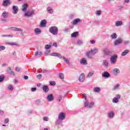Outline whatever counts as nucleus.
I'll return each mask as SVG.
<instances>
[{"mask_svg": "<svg viewBox=\"0 0 130 130\" xmlns=\"http://www.w3.org/2000/svg\"><path fill=\"white\" fill-rule=\"evenodd\" d=\"M83 43L84 42L82 40H78L77 41V44L78 45H82V44H83Z\"/></svg>", "mask_w": 130, "mask_h": 130, "instance_id": "58836bf2", "label": "nucleus"}, {"mask_svg": "<svg viewBox=\"0 0 130 130\" xmlns=\"http://www.w3.org/2000/svg\"><path fill=\"white\" fill-rule=\"evenodd\" d=\"M129 52V51L128 50H125L123 51L122 53L121 54V56H125L126 54H128V53Z\"/></svg>", "mask_w": 130, "mask_h": 130, "instance_id": "c85d7f7f", "label": "nucleus"}, {"mask_svg": "<svg viewBox=\"0 0 130 130\" xmlns=\"http://www.w3.org/2000/svg\"><path fill=\"white\" fill-rule=\"evenodd\" d=\"M28 8V5L27 4H24L22 5V9H21L22 12H26Z\"/></svg>", "mask_w": 130, "mask_h": 130, "instance_id": "b1692460", "label": "nucleus"}, {"mask_svg": "<svg viewBox=\"0 0 130 130\" xmlns=\"http://www.w3.org/2000/svg\"><path fill=\"white\" fill-rule=\"evenodd\" d=\"M56 56L60 59L62 58V56H61V55L60 54L57 53Z\"/></svg>", "mask_w": 130, "mask_h": 130, "instance_id": "13d9d810", "label": "nucleus"}, {"mask_svg": "<svg viewBox=\"0 0 130 130\" xmlns=\"http://www.w3.org/2000/svg\"><path fill=\"white\" fill-rule=\"evenodd\" d=\"M34 32L36 35H40V34L41 33V29L39 28H36L35 29Z\"/></svg>", "mask_w": 130, "mask_h": 130, "instance_id": "a211bd4d", "label": "nucleus"}, {"mask_svg": "<svg viewBox=\"0 0 130 130\" xmlns=\"http://www.w3.org/2000/svg\"><path fill=\"white\" fill-rule=\"evenodd\" d=\"M112 91H116V90H119V84H117L112 88Z\"/></svg>", "mask_w": 130, "mask_h": 130, "instance_id": "cd10ccee", "label": "nucleus"}, {"mask_svg": "<svg viewBox=\"0 0 130 130\" xmlns=\"http://www.w3.org/2000/svg\"><path fill=\"white\" fill-rule=\"evenodd\" d=\"M43 121H48L49 120V117L48 116H44L43 118Z\"/></svg>", "mask_w": 130, "mask_h": 130, "instance_id": "79ce46f5", "label": "nucleus"}, {"mask_svg": "<svg viewBox=\"0 0 130 130\" xmlns=\"http://www.w3.org/2000/svg\"><path fill=\"white\" fill-rule=\"evenodd\" d=\"M119 73H120V70L117 68H115L112 71V75L113 76H117Z\"/></svg>", "mask_w": 130, "mask_h": 130, "instance_id": "0eeeda50", "label": "nucleus"}, {"mask_svg": "<svg viewBox=\"0 0 130 130\" xmlns=\"http://www.w3.org/2000/svg\"><path fill=\"white\" fill-rule=\"evenodd\" d=\"M46 23H47L46 20H45V19L42 20L41 21V24H40L41 27L42 28H43L44 27H46Z\"/></svg>", "mask_w": 130, "mask_h": 130, "instance_id": "f3484780", "label": "nucleus"}, {"mask_svg": "<svg viewBox=\"0 0 130 130\" xmlns=\"http://www.w3.org/2000/svg\"><path fill=\"white\" fill-rule=\"evenodd\" d=\"M8 30H12V31H18V32H23V29L15 27H9Z\"/></svg>", "mask_w": 130, "mask_h": 130, "instance_id": "423d86ee", "label": "nucleus"}, {"mask_svg": "<svg viewBox=\"0 0 130 130\" xmlns=\"http://www.w3.org/2000/svg\"><path fill=\"white\" fill-rule=\"evenodd\" d=\"M59 78L61 79V80H63L64 79V75L62 73H60L59 74Z\"/></svg>", "mask_w": 130, "mask_h": 130, "instance_id": "37998d69", "label": "nucleus"}, {"mask_svg": "<svg viewBox=\"0 0 130 130\" xmlns=\"http://www.w3.org/2000/svg\"><path fill=\"white\" fill-rule=\"evenodd\" d=\"M24 80H28V76H24Z\"/></svg>", "mask_w": 130, "mask_h": 130, "instance_id": "338daca9", "label": "nucleus"}, {"mask_svg": "<svg viewBox=\"0 0 130 130\" xmlns=\"http://www.w3.org/2000/svg\"><path fill=\"white\" fill-rule=\"evenodd\" d=\"M37 79L38 80H41L42 78V74H39L37 76Z\"/></svg>", "mask_w": 130, "mask_h": 130, "instance_id": "a18cd8bd", "label": "nucleus"}, {"mask_svg": "<svg viewBox=\"0 0 130 130\" xmlns=\"http://www.w3.org/2000/svg\"><path fill=\"white\" fill-rule=\"evenodd\" d=\"M35 14V12L34 11H28L26 12L24 14L25 17H27V18H29V17H31L32 15H34Z\"/></svg>", "mask_w": 130, "mask_h": 130, "instance_id": "6e6552de", "label": "nucleus"}, {"mask_svg": "<svg viewBox=\"0 0 130 130\" xmlns=\"http://www.w3.org/2000/svg\"><path fill=\"white\" fill-rule=\"evenodd\" d=\"M41 54H42V53L41 52H36L35 55L37 56V55H40Z\"/></svg>", "mask_w": 130, "mask_h": 130, "instance_id": "5fc2aeb1", "label": "nucleus"}, {"mask_svg": "<svg viewBox=\"0 0 130 130\" xmlns=\"http://www.w3.org/2000/svg\"><path fill=\"white\" fill-rule=\"evenodd\" d=\"M49 83H50V85H51V86H55V82L51 81H50Z\"/></svg>", "mask_w": 130, "mask_h": 130, "instance_id": "de8ad7c7", "label": "nucleus"}, {"mask_svg": "<svg viewBox=\"0 0 130 130\" xmlns=\"http://www.w3.org/2000/svg\"><path fill=\"white\" fill-rule=\"evenodd\" d=\"M7 72L9 73V74H10V75H13V76H15V73L14 71H12L11 67H8L7 68Z\"/></svg>", "mask_w": 130, "mask_h": 130, "instance_id": "bb28decb", "label": "nucleus"}, {"mask_svg": "<svg viewBox=\"0 0 130 130\" xmlns=\"http://www.w3.org/2000/svg\"><path fill=\"white\" fill-rule=\"evenodd\" d=\"M50 55H51L52 56H57V53H52L50 54Z\"/></svg>", "mask_w": 130, "mask_h": 130, "instance_id": "4d7b16f0", "label": "nucleus"}, {"mask_svg": "<svg viewBox=\"0 0 130 130\" xmlns=\"http://www.w3.org/2000/svg\"><path fill=\"white\" fill-rule=\"evenodd\" d=\"M103 64L106 68V69H108V68L109 67V66L108 65V61L107 59H105L103 61Z\"/></svg>", "mask_w": 130, "mask_h": 130, "instance_id": "4be33fe9", "label": "nucleus"}, {"mask_svg": "<svg viewBox=\"0 0 130 130\" xmlns=\"http://www.w3.org/2000/svg\"><path fill=\"white\" fill-rule=\"evenodd\" d=\"M64 32H65L66 33L70 32V28H66L65 29H64Z\"/></svg>", "mask_w": 130, "mask_h": 130, "instance_id": "603ef678", "label": "nucleus"}, {"mask_svg": "<svg viewBox=\"0 0 130 130\" xmlns=\"http://www.w3.org/2000/svg\"><path fill=\"white\" fill-rule=\"evenodd\" d=\"M93 91L95 93H99L101 91V89L100 87H96L93 88Z\"/></svg>", "mask_w": 130, "mask_h": 130, "instance_id": "473e14b6", "label": "nucleus"}, {"mask_svg": "<svg viewBox=\"0 0 130 130\" xmlns=\"http://www.w3.org/2000/svg\"><path fill=\"white\" fill-rule=\"evenodd\" d=\"M108 117L110 119L114 118V112L111 111L108 113Z\"/></svg>", "mask_w": 130, "mask_h": 130, "instance_id": "f8f14e48", "label": "nucleus"}, {"mask_svg": "<svg viewBox=\"0 0 130 130\" xmlns=\"http://www.w3.org/2000/svg\"><path fill=\"white\" fill-rule=\"evenodd\" d=\"M46 99L48 102H52L54 100V96L52 94H49L47 95Z\"/></svg>", "mask_w": 130, "mask_h": 130, "instance_id": "20e7f679", "label": "nucleus"}, {"mask_svg": "<svg viewBox=\"0 0 130 130\" xmlns=\"http://www.w3.org/2000/svg\"><path fill=\"white\" fill-rule=\"evenodd\" d=\"M122 42V40L120 38L117 39L114 43V45L117 46L119 45V44H121Z\"/></svg>", "mask_w": 130, "mask_h": 130, "instance_id": "dca6fc26", "label": "nucleus"}, {"mask_svg": "<svg viewBox=\"0 0 130 130\" xmlns=\"http://www.w3.org/2000/svg\"><path fill=\"white\" fill-rule=\"evenodd\" d=\"M6 49V47L4 46H0V51H2V50H5Z\"/></svg>", "mask_w": 130, "mask_h": 130, "instance_id": "09e8293b", "label": "nucleus"}, {"mask_svg": "<svg viewBox=\"0 0 130 130\" xmlns=\"http://www.w3.org/2000/svg\"><path fill=\"white\" fill-rule=\"evenodd\" d=\"M11 6V0H4L2 3L3 7H9Z\"/></svg>", "mask_w": 130, "mask_h": 130, "instance_id": "39448f33", "label": "nucleus"}, {"mask_svg": "<svg viewBox=\"0 0 130 130\" xmlns=\"http://www.w3.org/2000/svg\"><path fill=\"white\" fill-rule=\"evenodd\" d=\"M86 55L87 58H88L89 59H91L92 58V56H93V55H94L93 54L91 51H89L86 52Z\"/></svg>", "mask_w": 130, "mask_h": 130, "instance_id": "4468645a", "label": "nucleus"}, {"mask_svg": "<svg viewBox=\"0 0 130 130\" xmlns=\"http://www.w3.org/2000/svg\"><path fill=\"white\" fill-rule=\"evenodd\" d=\"M55 123L57 124V125H59L60 123H61V122L60 121V120L57 119L55 121Z\"/></svg>", "mask_w": 130, "mask_h": 130, "instance_id": "c03bdc74", "label": "nucleus"}, {"mask_svg": "<svg viewBox=\"0 0 130 130\" xmlns=\"http://www.w3.org/2000/svg\"><path fill=\"white\" fill-rule=\"evenodd\" d=\"M50 52V50H46L45 52V54L47 55V54H48V53H49Z\"/></svg>", "mask_w": 130, "mask_h": 130, "instance_id": "052dcab7", "label": "nucleus"}, {"mask_svg": "<svg viewBox=\"0 0 130 130\" xmlns=\"http://www.w3.org/2000/svg\"><path fill=\"white\" fill-rule=\"evenodd\" d=\"M2 16L4 19H7L8 18V12H4L2 14Z\"/></svg>", "mask_w": 130, "mask_h": 130, "instance_id": "f704fd0d", "label": "nucleus"}, {"mask_svg": "<svg viewBox=\"0 0 130 130\" xmlns=\"http://www.w3.org/2000/svg\"><path fill=\"white\" fill-rule=\"evenodd\" d=\"M104 53L106 55H110V54L111 53L110 51L108 49H105L104 50Z\"/></svg>", "mask_w": 130, "mask_h": 130, "instance_id": "2f4dec72", "label": "nucleus"}, {"mask_svg": "<svg viewBox=\"0 0 130 130\" xmlns=\"http://www.w3.org/2000/svg\"><path fill=\"white\" fill-rule=\"evenodd\" d=\"M53 46H54L55 47H57V43H54L53 44Z\"/></svg>", "mask_w": 130, "mask_h": 130, "instance_id": "69168bd1", "label": "nucleus"}, {"mask_svg": "<svg viewBox=\"0 0 130 130\" xmlns=\"http://www.w3.org/2000/svg\"><path fill=\"white\" fill-rule=\"evenodd\" d=\"M36 104H39L40 103V100H37L36 101Z\"/></svg>", "mask_w": 130, "mask_h": 130, "instance_id": "680f3d73", "label": "nucleus"}, {"mask_svg": "<svg viewBox=\"0 0 130 130\" xmlns=\"http://www.w3.org/2000/svg\"><path fill=\"white\" fill-rule=\"evenodd\" d=\"M117 58H118V55H117V54H114L111 56L110 60L111 64H115V63H116Z\"/></svg>", "mask_w": 130, "mask_h": 130, "instance_id": "7ed1b4c3", "label": "nucleus"}, {"mask_svg": "<svg viewBox=\"0 0 130 130\" xmlns=\"http://www.w3.org/2000/svg\"><path fill=\"white\" fill-rule=\"evenodd\" d=\"M111 38H112V39H116V38H117V35H116L115 33H113L111 36Z\"/></svg>", "mask_w": 130, "mask_h": 130, "instance_id": "ea45409f", "label": "nucleus"}, {"mask_svg": "<svg viewBox=\"0 0 130 130\" xmlns=\"http://www.w3.org/2000/svg\"><path fill=\"white\" fill-rule=\"evenodd\" d=\"M49 32L52 35H57L58 33V28L55 26L49 28Z\"/></svg>", "mask_w": 130, "mask_h": 130, "instance_id": "f03ea898", "label": "nucleus"}, {"mask_svg": "<svg viewBox=\"0 0 130 130\" xmlns=\"http://www.w3.org/2000/svg\"><path fill=\"white\" fill-rule=\"evenodd\" d=\"M45 49H49L51 48V45H46L45 47Z\"/></svg>", "mask_w": 130, "mask_h": 130, "instance_id": "49530a36", "label": "nucleus"}, {"mask_svg": "<svg viewBox=\"0 0 130 130\" xmlns=\"http://www.w3.org/2000/svg\"><path fill=\"white\" fill-rule=\"evenodd\" d=\"M4 80V77H2V76H0V83H2V82H3Z\"/></svg>", "mask_w": 130, "mask_h": 130, "instance_id": "bf43d9fd", "label": "nucleus"}, {"mask_svg": "<svg viewBox=\"0 0 130 130\" xmlns=\"http://www.w3.org/2000/svg\"><path fill=\"white\" fill-rule=\"evenodd\" d=\"M1 37H8V38H13L14 36L12 35H4L1 36Z\"/></svg>", "mask_w": 130, "mask_h": 130, "instance_id": "c9c22d12", "label": "nucleus"}, {"mask_svg": "<svg viewBox=\"0 0 130 130\" xmlns=\"http://www.w3.org/2000/svg\"><path fill=\"white\" fill-rule=\"evenodd\" d=\"M4 113H5V112H4V111L0 110V115H3V114H4Z\"/></svg>", "mask_w": 130, "mask_h": 130, "instance_id": "e2e57ef3", "label": "nucleus"}, {"mask_svg": "<svg viewBox=\"0 0 130 130\" xmlns=\"http://www.w3.org/2000/svg\"><path fill=\"white\" fill-rule=\"evenodd\" d=\"M61 99H62V95H59L57 98V100L59 101V102H60V101H61Z\"/></svg>", "mask_w": 130, "mask_h": 130, "instance_id": "3c124183", "label": "nucleus"}, {"mask_svg": "<svg viewBox=\"0 0 130 130\" xmlns=\"http://www.w3.org/2000/svg\"><path fill=\"white\" fill-rule=\"evenodd\" d=\"M79 35V32L75 31L71 34V37L75 38Z\"/></svg>", "mask_w": 130, "mask_h": 130, "instance_id": "7c9ffc66", "label": "nucleus"}, {"mask_svg": "<svg viewBox=\"0 0 130 130\" xmlns=\"http://www.w3.org/2000/svg\"><path fill=\"white\" fill-rule=\"evenodd\" d=\"M83 97L85 100V102L84 103V106L85 107H87L88 108H89L91 109V108H93V106H94V103H88V101L87 100V96H86V94H83Z\"/></svg>", "mask_w": 130, "mask_h": 130, "instance_id": "f257e3e1", "label": "nucleus"}, {"mask_svg": "<svg viewBox=\"0 0 130 130\" xmlns=\"http://www.w3.org/2000/svg\"><path fill=\"white\" fill-rule=\"evenodd\" d=\"M46 11L49 14H53V9H52V8L50 6H48L47 8Z\"/></svg>", "mask_w": 130, "mask_h": 130, "instance_id": "6ab92c4d", "label": "nucleus"}, {"mask_svg": "<svg viewBox=\"0 0 130 130\" xmlns=\"http://www.w3.org/2000/svg\"><path fill=\"white\" fill-rule=\"evenodd\" d=\"M102 77L103 78H110V74H109V72L105 71L102 73Z\"/></svg>", "mask_w": 130, "mask_h": 130, "instance_id": "ddd939ff", "label": "nucleus"}, {"mask_svg": "<svg viewBox=\"0 0 130 130\" xmlns=\"http://www.w3.org/2000/svg\"><path fill=\"white\" fill-rule=\"evenodd\" d=\"M37 90V88L36 87H32L31 89V92H35Z\"/></svg>", "mask_w": 130, "mask_h": 130, "instance_id": "6e6d98bb", "label": "nucleus"}, {"mask_svg": "<svg viewBox=\"0 0 130 130\" xmlns=\"http://www.w3.org/2000/svg\"><path fill=\"white\" fill-rule=\"evenodd\" d=\"M79 80L80 82H84V81H85V75H84V73H82L80 75Z\"/></svg>", "mask_w": 130, "mask_h": 130, "instance_id": "aec40b11", "label": "nucleus"}, {"mask_svg": "<svg viewBox=\"0 0 130 130\" xmlns=\"http://www.w3.org/2000/svg\"><path fill=\"white\" fill-rule=\"evenodd\" d=\"M120 95L118 94L113 99V103H118L119 102V99H120Z\"/></svg>", "mask_w": 130, "mask_h": 130, "instance_id": "9d476101", "label": "nucleus"}, {"mask_svg": "<svg viewBox=\"0 0 130 130\" xmlns=\"http://www.w3.org/2000/svg\"><path fill=\"white\" fill-rule=\"evenodd\" d=\"M6 44L10 45V46H14V45H15L16 46H18V44L16 42H7L6 43Z\"/></svg>", "mask_w": 130, "mask_h": 130, "instance_id": "5701e85b", "label": "nucleus"}, {"mask_svg": "<svg viewBox=\"0 0 130 130\" xmlns=\"http://www.w3.org/2000/svg\"><path fill=\"white\" fill-rule=\"evenodd\" d=\"M81 22V19L80 18H77L74 19V20L72 22V24L73 25H77L78 23H80Z\"/></svg>", "mask_w": 130, "mask_h": 130, "instance_id": "a878e982", "label": "nucleus"}, {"mask_svg": "<svg viewBox=\"0 0 130 130\" xmlns=\"http://www.w3.org/2000/svg\"><path fill=\"white\" fill-rule=\"evenodd\" d=\"M99 50L98 48H94L93 49H91L90 51L93 55H95L96 53H98Z\"/></svg>", "mask_w": 130, "mask_h": 130, "instance_id": "412c9836", "label": "nucleus"}, {"mask_svg": "<svg viewBox=\"0 0 130 130\" xmlns=\"http://www.w3.org/2000/svg\"><path fill=\"white\" fill-rule=\"evenodd\" d=\"M12 10H13V14L16 15L19 12V7L17 6L14 5L12 6Z\"/></svg>", "mask_w": 130, "mask_h": 130, "instance_id": "9b49d317", "label": "nucleus"}, {"mask_svg": "<svg viewBox=\"0 0 130 130\" xmlns=\"http://www.w3.org/2000/svg\"><path fill=\"white\" fill-rule=\"evenodd\" d=\"M80 63L83 64V66H86V64H88V62L85 58H83L80 60Z\"/></svg>", "mask_w": 130, "mask_h": 130, "instance_id": "2eb2a0df", "label": "nucleus"}, {"mask_svg": "<svg viewBox=\"0 0 130 130\" xmlns=\"http://www.w3.org/2000/svg\"><path fill=\"white\" fill-rule=\"evenodd\" d=\"M94 71H91L89 72L88 75H87V78H90V77H92L93 75H94Z\"/></svg>", "mask_w": 130, "mask_h": 130, "instance_id": "a19ab883", "label": "nucleus"}, {"mask_svg": "<svg viewBox=\"0 0 130 130\" xmlns=\"http://www.w3.org/2000/svg\"><path fill=\"white\" fill-rule=\"evenodd\" d=\"M15 71H17V72H20V71H22V68H19V67H16Z\"/></svg>", "mask_w": 130, "mask_h": 130, "instance_id": "8fccbe9b", "label": "nucleus"}, {"mask_svg": "<svg viewBox=\"0 0 130 130\" xmlns=\"http://www.w3.org/2000/svg\"><path fill=\"white\" fill-rule=\"evenodd\" d=\"M8 89L9 91H13L14 90V87L12 85V84H9L8 86Z\"/></svg>", "mask_w": 130, "mask_h": 130, "instance_id": "e433bc0d", "label": "nucleus"}, {"mask_svg": "<svg viewBox=\"0 0 130 130\" xmlns=\"http://www.w3.org/2000/svg\"><path fill=\"white\" fill-rule=\"evenodd\" d=\"M9 121H10V120H9V118H6L5 119L4 123H5V124L9 123Z\"/></svg>", "mask_w": 130, "mask_h": 130, "instance_id": "864d4df0", "label": "nucleus"}, {"mask_svg": "<svg viewBox=\"0 0 130 130\" xmlns=\"http://www.w3.org/2000/svg\"><path fill=\"white\" fill-rule=\"evenodd\" d=\"M124 44H129V41H126V42H124Z\"/></svg>", "mask_w": 130, "mask_h": 130, "instance_id": "774afa93", "label": "nucleus"}, {"mask_svg": "<svg viewBox=\"0 0 130 130\" xmlns=\"http://www.w3.org/2000/svg\"><path fill=\"white\" fill-rule=\"evenodd\" d=\"M101 14H102V11L100 10H97L95 11V15L99 17V16H101Z\"/></svg>", "mask_w": 130, "mask_h": 130, "instance_id": "4c0bfd02", "label": "nucleus"}, {"mask_svg": "<svg viewBox=\"0 0 130 130\" xmlns=\"http://www.w3.org/2000/svg\"><path fill=\"white\" fill-rule=\"evenodd\" d=\"M42 89H43L44 92H45V93H47V92H48V91H49V88H48V86H47V85L43 86Z\"/></svg>", "mask_w": 130, "mask_h": 130, "instance_id": "393cba45", "label": "nucleus"}, {"mask_svg": "<svg viewBox=\"0 0 130 130\" xmlns=\"http://www.w3.org/2000/svg\"><path fill=\"white\" fill-rule=\"evenodd\" d=\"M62 59L65 61L66 64L70 66V61L68 59V58H66L64 56H62Z\"/></svg>", "mask_w": 130, "mask_h": 130, "instance_id": "c756f323", "label": "nucleus"}, {"mask_svg": "<svg viewBox=\"0 0 130 130\" xmlns=\"http://www.w3.org/2000/svg\"><path fill=\"white\" fill-rule=\"evenodd\" d=\"M95 42H96V41H94V40H91V41H90V43H91V44H94L95 43Z\"/></svg>", "mask_w": 130, "mask_h": 130, "instance_id": "0e129e2a", "label": "nucleus"}, {"mask_svg": "<svg viewBox=\"0 0 130 130\" xmlns=\"http://www.w3.org/2000/svg\"><path fill=\"white\" fill-rule=\"evenodd\" d=\"M66 118V114L63 112H60L58 116V119L60 120H63Z\"/></svg>", "mask_w": 130, "mask_h": 130, "instance_id": "1a4fd4ad", "label": "nucleus"}, {"mask_svg": "<svg viewBox=\"0 0 130 130\" xmlns=\"http://www.w3.org/2000/svg\"><path fill=\"white\" fill-rule=\"evenodd\" d=\"M115 25L116 27H119V26H122V21H118L116 22Z\"/></svg>", "mask_w": 130, "mask_h": 130, "instance_id": "72a5a7b5", "label": "nucleus"}]
</instances>
